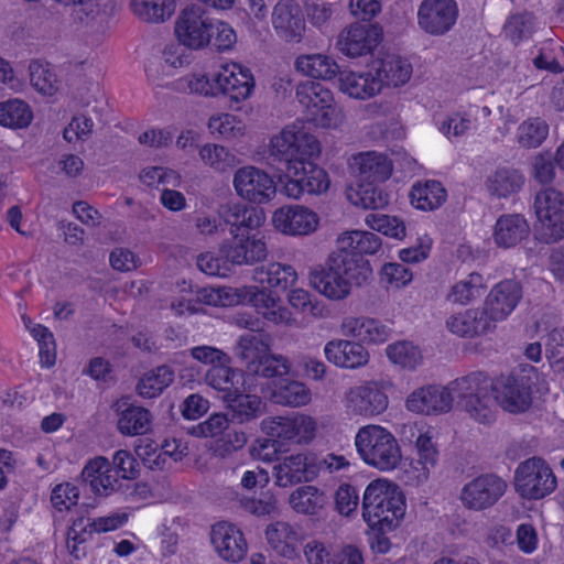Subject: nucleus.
<instances>
[{
	"label": "nucleus",
	"mask_w": 564,
	"mask_h": 564,
	"mask_svg": "<svg viewBox=\"0 0 564 564\" xmlns=\"http://www.w3.org/2000/svg\"><path fill=\"white\" fill-rule=\"evenodd\" d=\"M371 278L369 262L344 250L333 251L324 264L310 272L311 285L330 300L347 297L354 286L367 284Z\"/></svg>",
	"instance_id": "obj_1"
},
{
	"label": "nucleus",
	"mask_w": 564,
	"mask_h": 564,
	"mask_svg": "<svg viewBox=\"0 0 564 564\" xmlns=\"http://www.w3.org/2000/svg\"><path fill=\"white\" fill-rule=\"evenodd\" d=\"M405 513V502L395 486L371 481L362 497V518L371 530H394Z\"/></svg>",
	"instance_id": "obj_2"
},
{
	"label": "nucleus",
	"mask_w": 564,
	"mask_h": 564,
	"mask_svg": "<svg viewBox=\"0 0 564 564\" xmlns=\"http://www.w3.org/2000/svg\"><path fill=\"white\" fill-rule=\"evenodd\" d=\"M355 445L361 459L380 471L393 470L401 463L402 453L397 438L380 425L360 427Z\"/></svg>",
	"instance_id": "obj_3"
},
{
	"label": "nucleus",
	"mask_w": 564,
	"mask_h": 564,
	"mask_svg": "<svg viewBox=\"0 0 564 564\" xmlns=\"http://www.w3.org/2000/svg\"><path fill=\"white\" fill-rule=\"evenodd\" d=\"M452 390L464 410L475 421L489 424L496 417L491 379L484 372H471L452 382Z\"/></svg>",
	"instance_id": "obj_4"
},
{
	"label": "nucleus",
	"mask_w": 564,
	"mask_h": 564,
	"mask_svg": "<svg viewBox=\"0 0 564 564\" xmlns=\"http://www.w3.org/2000/svg\"><path fill=\"white\" fill-rule=\"evenodd\" d=\"M319 152V142L314 135L302 130L283 129L271 139L269 158L282 165L279 171L286 173L295 162L318 156Z\"/></svg>",
	"instance_id": "obj_5"
},
{
	"label": "nucleus",
	"mask_w": 564,
	"mask_h": 564,
	"mask_svg": "<svg viewBox=\"0 0 564 564\" xmlns=\"http://www.w3.org/2000/svg\"><path fill=\"white\" fill-rule=\"evenodd\" d=\"M557 480L550 465L533 456L521 462L514 471V488L525 499H542L552 494Z\"/></svg>",
	"instance_id": "obj_6"
},
{
	"label": "nucleus",
	"mask_w": 564,
	"mask_h": 564,
	"mask_svg": "<svg viewBox=\"0 0 564 564\" xmlns=\"http://www.w3.org/2000/svg\"><path fill=\"white\" fill-rule=\"evenodd\" d=\"M534 210L540 221V236L546 243L564 237V195L555 188L540 191L534 199Z\"/></svg>",
	"instance_id": "obj_7"
},
{
	"label": "nucleus",
	"mask_w": 564,
	"mask_h": 564,
	"mask_svg": "<svg viewBox=\"0 0 564 564\" xmlns=\"http://www.w3.org/2000/svg\"><path fill=\"white\" fill-rule=\"evenodd\" d=\"M214 20L200 6L186 7L175 22L178 41L194 50L207 46L214 36Z\"/></svg>",
	"instance_id": "obj_8"
},
{
	"label": "nucleus",
	"mask_w": 564,
	"mask_h": 564,
	"mask_svg": "<svg viewBox=\"0 0 564 564\" xmlns=\"http://www.w3.org/2000/svg\"><path fill=\"white\" fill-rule=\"evenodd\" d=\"M313 158L295 162L285 175V194L299 199L303 194H322L329 187V178L324 169L312 161Z\"/></svg>",
	"instance_id": "obj_9"
},
{
	"label": "nucleus",
	"mask_w": 564,
	"mask_h": 564,
	"mask_svg": "<svg viewBox=\"0 0 564 564\" xmlns=\"http://www.w3.org/2000/svg\"><path fill=\"white\" fill-rule=\"evenodd\" d=\"M507 482L495 474H482L464 485L460 501L473 511H484L495 506L503 496Z\"/></svg>",
	"instance_id": "obj_10"
},
{
	"label": "nucleus",
	"mask_w": 564,
	"mask_h": 564,
	"mask_svg": "<svg viewBox=\"0 0 564 564\" xmlns=\"http://www.w3.org/2000/svg\"><path fill=\"white\" fill-rule=\"evenodd\" d=\"M491 389L496 404L510 413L524 412L532 403L531 387L525 377L508 376L491 380Z\"/></svg>",
	"instance_id": "obj_11"
},
{
	"label": "nucleus",
	"mask_w": 564,
	"mask_h": 564,
	"mask_svg": "<svg viewBox=\"0 0 564 564\" xmlns=\"http://www.w3.org/2000/svg\"><path fill=\"white\" fill-rule=\"evenodd\" d=\"M274 228L288 236L302 237L316 231L319 216L303 205H289L278 208L272 216Z\"/></svg>",
	"instance_id": "obj_12"
},
{
	"label": "nucleus",
	"mask_w": 564,
	"mask_h": 564,
	"mask_svg": "<svg viewBox=\"0 0 564 564\" xmlns=\"http://www.w3.org/2000/svg\"><path fill=\"white\" fill-rule=\"evenodd\" d=\"M457 17L455 0H423L417 11V23L429 34L443 35L453 28Z\"/></svg>",
	"instance_id": "obj_13"
},
{
	"label": "nucleus",
	"mask_w": 564,
	"mask_h": 564,
	"mask_svg": "<svg viewBox=\"0 0 564 564\" xmlns=\"http://www.w3.org/2000/svg\"><path fill=\"white\" fill-rule=\"evenodd\" d=\"M219 253L225 261L232 264H253L262 261L268 254V249L262 238L250 236L249 231L235 234L223 241Z\"/></svg>",
	"instance_id": "obj_14"
},
{
	"label": "nucleus",
	"mask_w": 564,
	"mask_h": 564,
	"mask_svg": "<svg viewBox=\"0 0 564 564\" xmlns=\"http://www.w3.org/2000/svg\"><path fill=\"white\" fill-rule=\"evenodd\" d=\"M234 186L239 196L252 203H265L276 192L273 180L254 166H245L236 171Z\"/></svg>",
	"instance_id": "obj_15"
},
{
	"label": "nucleus",
	"mask_w": 564,
	"mask_h": 564,
	"mask_svg": "<svg viewBox=\"0 0 564 564\" xmlns=\"http://www.w3.org/2000/svg\"><path fill=\"white\" fill-rule=\"evenodd\" d=\"M271 22L276 35L290 43H300L305 33V19L296 0H279L273 7Z\"/></svg>",
	"instance_id": "obj_16"
},
{
	"label": "nucleus",
	"mask_w": 564,
	"mask_h": 564,
	"mask_svg": "<svg viewBox=\"0 0 564 564\" xmlns=\"http://www.w3.org/2000/svg\"><path fill=\"white\" fill-rule=\"evenodd\" d=\"M214 82L218 83L219 94L240 102L248 99L254 89V78L249 68L237 64H226L215 72Z\"/></svg>",
	"instance_id": "obj_17"
},
{
	"label": "nucleus",
	"mask_w": 564,
	"mask_h": 564,
	"mask_svg": "<svg viewBox=\"0 0 564 564\" xmlns=\"http://www.w3.org/2000/svg\"><path fill=\"white\" fill-rule=\"evenodd\" d=\"M521 297V284L514 280H503L491 289L481 310L487 312L490 324L495 325L496 322L503 321L511 314Z\"/></svg>",
	"instance_id": "obj_18"
},
{
	"label": "nucleus",
	"mask_w": 564,
	"mask_h": 564,
	"mask_svg": "<svg viewBox=\"0 0 564 564\" xmlns=\"http://www.w3.org/2000/svg\"><path fill=\"white\" fill-rule=\"evenodd\" d=\"M453 401L452 383L448 388L434 384L412 392L406 399V408L416 413L438 414L448 412Z\"/></svg>",
	"instance_id": "obj_19"
},
{
	"label": "nucleus",
	"mask_w": 564,
	"mask_h": 564,
	"mask_svg": "<svg viewBox=\"0 0 564 564\" xmlns=\"http://www.w3.org/2000/svg\"><path fill=\"white\" fill-rule=\"evenodd\" d=\"M381 31L372 24L355 23L339 34L338 50L357 57L370 53L380 42Z\"/></svg>",
	"instance_id": "obj_20"
},
{
	"label": "nucleus",
	"mask_w": 564,
	"mask_h": 564,
	"mask_svg": "<svg viewBox=\"0 0 564 564\" xmlns=\"http://www.w3.org/2000/svg\"><path fill=\"white\" fill-rule=\"evenodd\" d=\"M350 167L357 183L386 182L392 174V162L387 155L368 151L354 155Z\"/></svg>",
	"instance_id": "obj_21"
},
{
	"label": "nucleus",
	"mask_w": 564,
	"mask_h": 564,
	"mask_svg": "<svg viewBox=\"0 0 564 564\" xmlns=\"http://www.w3.org/2000/svg\"><path fill=\"white\" fill-rule=\"evenodd\" d=\"M275 485L290 487L300 482H308L316 478V468L304 454L290 455L273 466Z\"/></svg>",
	"instance_id": "obj_22"
},
{
	"label": "nucleus",
	"mask_w": 564,
	"mask_h": 564,
	"mask_svg": "<svg viewBox=\"0 0 564 564\" xmlns=\"http://www.w3.org/2000/svg\"><path fill=\"white\" fill-rule=\"evenodd\" d=\"M308 98L307 107L312 115L311 120L323 128H333L338 124V111L332 105L333 96L329 89L321 84L310 83L302 87Z\"/></svg>",
	"instance_id": "obj_23"
},
{
	"label": "nucleus",
	"mask_w": 564,
	"mask_h": 564,
	"mask_svg": "<svg viewBox=\"0 0 564 564\" xmlns=\"http://www.w3.org/2000/svg\"><path fill=\"white\" fill-rule=\"evenodd\" d=\"M326 359L336 367L344 369H358L365 367L369 360V351L357 341L334 339L324 347Z\"/></svg>",
	"instance_id": "obj_24"
},
{
	"label": "nucleus",
	"mask_w": 564,
	"mask_h": 564,
	"mask_svg": "<svg viewBox=\"0 0 564 564\" xmlns=\"http://www.w3.org/2000/svg\"><path fill=\"white\" fill-rule=\"evenodd\" d=\"M210 540L217 553L226 561L239 562L247 553V542L235 525L219 522L212 528Z\"/></svg>",
	"instance_id": "obj_25"
},
{
	"label": "nucleus",
	"mask_w": 564,
	"mask_h": 564,
	"mask_svg": "<svg viewBox=\"0 0 564 564\" xmlns=\"http://www.w3.org/2000/svg\"><path fill=\"white\" fill-rule=\"evenodd\" d=\"M82 479L95 495L104 497L112 494L118 484L117 473L111 463L102 456L90 459L85 465L82 470Z\"/></svg>",
	"instance_id": "obj_26"
},
{
	"label": "nucleus",
	"mask_w": 564,
	"mask_h": 564,
	"mask_svg": "<svg viewBox=\"0 0 564 564\" xmlns=\"http://www.w3.org/2000/svg\"><path fill=\"white\" fill-rule=\"evenodd\" d=\"M348 408L355 414L378 415L388 408V397L375 383L359 386L349 391Z\"/></svg>",
	"instance_id": "obj_27"
},
{
	"label": "nucleus",
	"mask_w": 564,
	"mask_h": 564,
	"mask_svg": "<svg viewBox=\"0 0 564 564\" xmlns=\"http://www.w3.org/2000/svg\"><path fill=\"white\" fill-rule=\"evenodd\" d=\"M115 409L118 414L117 427L122 435H144L151 431L153 416L148 409L124 400L118 401Z\"/></svg>",
	"instance_id": "obj_28"
},
{
	"label": "nucleus",
	"mask_w": 564,
	"mask_h": 564,
	"mask_svg": "<svg viewBox=\"0 0 564 564\" xmlns=\"http://www.w3.org/2000/svg\"><path fill=\"white\" fill-rule=\"evenodd\" d=\"M341 329L345 336L369 344H382L390 338L391 327L379 319L352 317L346 319Z\"/></svg>",
	"instance_id": "obj_29"
},
{
	"label": "nucleus",
	"mask_w": 564,
	"mask_h": 564,
	"mask_svg": "<svg viewBox=\"0 0 564 564\" xmlns=\"http://www.w3.org/2000/svg\"><path fill=\"white\" fill-rule=\"evenodd\" d=\"M446 326L451 333L459 337L480 336L495 327L494 324H490L487 312L481 308L466 310L452 315L447 318Z\"/></svg>",
	"instance_id": "obj_30"
},
{
	"label": "nucleus",
	"mask_w": 564,
	"mask_h": 564,
	"mask_svg": "<svg viewBox=\"0 0 564 564\" xmlns=\"http://www.w3.org/2000/svg\"><path fill=\"white\" fill-rule=\"evenodd\" d=\"M338 76L340 90L356 99L373 97L382 88V78L371 72L343 70Z\"/></svg>",
	"instance_id": "obj_31"
},
{
	"label": "nucleus",
	"mask_w": 564,
	"mask_h": 564,
	"mask_svg": "<svg viewBox=\"0 0 564 564\" xmlns=\"http://www.w3.org/2000/svg\"><path fill=\"white\" fill-rule=\"evenodd\" d=\"M227 414L231 423L243 424L262 414L263 402L254 394L241 393L239 389L231 394H223Z\"/></svg>",
	"instance_id": "obj_32"
},
{
	"label": "nucleus",
	"mask_w": 564,
	"mask_h": 564,
	"mask_svg": "<svg viewBox=\"0 0 564 564\" xmlns=\"http://www.w3.org/2000/svg\"><path fill=\"white\" fill-rule=\"evenodd\" d=\"M265 288L267 286H263L261 290L257 288L250 290L248 292V302L269 322L276 325L293 324L295 319L289 308L279 305L280 299L275 296L274 292H268Z\"/></svg>",
	"instance_id": "obj_33"
},
{
	"label": "nucleus",
	"mask_w": 564,
	"mask_h": 564,
	"mask_svg": "<svg viewBox=\"0 0 564 564\" xmlns=\"http://www.w3.org/2000/svg\"><path fill=\"white\" fill-rule=\"evenodd\" d=\"M530 227L520 214L501 215L495 225L494 240L498 247L512 248L525 239Z\"/></svg>",
	"instance_id": "obj_34"
},
{
	"label": "nucleus",
	"mask_w": 564,
	"mask_h": 564,
	"mask_svg": "<svg viewBox=\"0 0 564 564\" xmlns=\"http://www.w3.org/2000/svg\"><path fill=\"white\" fill-rule=\"evenodd\" d=\"M221 218L226 225L230 226L229 230L232 236L259 228L265 219L260 208L241 204L225 206L221 210Z\"/></svg>",
	"instance_id": "obj_35"
},
{
	"label": "nucleus",
	"mask_w": 564,
	"mask_h": 564,
	"mask_svg": "<svg viewBox=\"0 0 564 564\" xmlns=\"http://www.w3.org/2000/svg\"><path fill=\"white\" fill-rule=\"evenodd\" d=\"M253 280L267 289L286 291L297 281V273L291 264L271 262L254 269Z\"/></svg>",
	"instance_id": "obj_36"
},
{
	"label": "nucleus",
	"mask_w": 564,
	"mask_h": 564,
	"mask_svg": "<svg viewBox=\"0 0 564 564\" xmlns=\"http://www.w3.org/2000/svg\"><path fill=\"white\" fill-rule=\"evenodd\" d=\"M311 389L302 381L280 378L273 382L271 400L280 405L301 408L311 402Z\"/></svg>",
	"instance_id": "obj_37"
},
{
	"label": "nucleus",
	"mask_w": 564,
	"mask_h": 564,
	"mask_svg": "<svg viewBox=\"0 0 564 564\" xmlns=\"http://www.w3.org/2000/svg\"><path fill=\"white\" fill-rule=\"evenodd\" d=\"M523 174L511 166H499L491 172L486 181L485 186L490 195L498 198H507L518 193L524 185Z\"/></svg>",
	"instance_id": "obj_38"
},
{
	"label": "nucleus",
	"mask_w": 564,
	"mask_h": 564,
	"mask_svg": "<svg viewBox=\"0 0 564 564\" xmlns=\"http://www.w3.org/2000/svg\"><path fill=\"white\" fill-rule=\"evenodd\" d=\"M295 68L305 76L330 80L339 74V66L324 54L301 55L295 59Z\"/></svg>",
	"instance_id": "obj_39"
},
{
	"label": "nucleus",
	"mask_w": 564,
	"mask_h": 564,
	"mask_svg": "<svg viewBox=\"0 0 564 564\" xmlns=\"http://www.w3.org/2000/svg\"><path fill=\"white\" fill-rule=\"evenodd\" d=\"M337 245V250L351 252L354 256L362 258V254H376L380 250L382 241L377 234L354 230L340 235Z\"/></svg>",
	"instance_id": "obj_40"
},
{
	"label": "nucleus",
	"mask_w": 564,
	"mask_h": 564,
	"mask_svg": "<svg viewBox=\"0 0 564 564\" xmlns=\"http://www.w3.org/2000/svg\"><path fill=\"white\" fill-rule=\"evenodd\" d=\"M130 6L139 20L150 24L164 23L176 9L175 0H131Z\"/></svg>",
	"instance_id": "obj_41"
},
{
	"label": "nucleus",
	"mask_w": 564,
	"mask_h": 564,
	"mask_svg": "<svg viewBox=\"0 0 564 564\" xmlns=\"http://www.w3.org/2000/svg\"><path fill=\"white\" fill-rule=\"evenodd\" d=\"M384 183H357L355 193L350 194L349 198L356 206H361L365 209H382L389 205L391 199Z\"/></svg>",
	"instance_id": "obj_42"
},
{
	"label": "nucleus",
	"mask_w": 564,
	"mask_h": 564,
	"mask_svg": "<svg viewBox=\"0 0 564 564\" xmlns=\"http://www.w3.org/2000/svg\"><path fill=\"white\" fill-rule=\"evenodd\" d=\"M174 381V371L171 367L162 365L145 372L137 383V393L142 398L160 395Z\"/></svg>",
	"instance_id": "obj_43"
},
{
	"label": "nucleus",
	"mask_w": 564,
	"mask_h": 564,
	"mask_svg": "<svg viewBox=\"0 0 564 564\" xmlns=\"http://www.w3.org/2000/svg\"><path fill=\"white\" fill-rule=\"evenodd\" d=\"M485 289L484 276L478 272H471L451 286L446 300L454 304L466 305L480 297Z\"/></svg>",
	"instance_id": "obj_44"
},
{
	"label": "nucleus",
	"mask_w": 564,
	"mask_h": 564,
	"mask_svg": "<svg viewBox=\"0 0 564 564\" xmlns=\"http://www.w3.org/2000/svg\"><path fill=\"white\" fill-rule=\"evenodd\" d=\"M412 75V65L408 59L398 55H387L381 59L376 70V76L382 78V86L404 85Z\"/></svg>",
	"instance_id": "obj_45"
},
{
	"label": "nucleus",
	"mask_w": 564,
	"mask_h": 564,
	"mask_svg": "<svg viewBox=\"0 0 564 564\" xmlns=\"http://www.w3.org/2000/svg\"><path fill=\"white\" fill-rule=\"evenodd\" d=\"M292 509L302 514H316L326 503L325 494L315 486L296 488L289 498Z\"/></svg>",
	"instance_id": "obj_46"
},
{
	"label": "nucleus",
	"mask_w": 564,
	"mask_h": 564,
	"mask_svg": "<svg viewBox=\"0 0 564 564\" xmlns=\"http://www.w3.org/2000/svg\"><path fill=\"white\" fill-rule=\"evenodd\" d=\"M411 204L422 210L438 208L446 199V191L437 181H427L425 184H416L410 193Z\"/></svg>",
	"instance_id": "obj_47"
},
{
	"label": "nucleus",
	"mask_w": 564,
	"mask_h": 564,
	"mask_svg": "<svg viewBox=\"0 0 564 564\" xmlns=\"http://www.w3.org/2000/svg\"><path fill=\"white\" fill-rule=\"evenodd\" d=\"M265 538L272 549L281 555L290 557L299 541V533L288 522L278 521L267 527Z\"/></svg>",
	"instance_id": "obj_48"
},
{
	"label": "nucleus",
	"mask_w": 564,
	"mask_h": 564,
	"mask_svg": "<svg viewBox=\"0 0 564 564\" xmlns=\"http://www.w3.org/2000/svg\"><path fill=\"white\" fill-rule=\"evenodd\" d=\"M33 119L28 102L14 98L0 102V124L12 129L26 128Z\"/></svg>",
	"instance_id": "obj_49"
},
{
	"label": "nucleus",
	"mask_w": 564,
	"mask_h": 564,
	"mask_svg": "<svg viewBox=\"0 0 564 564\" xmlns=\"http://www.w3.org/2000/svg\"><path fill=\"white\" fill-rule=\"evenodd\" d=\"M230 362H220L212 366L206 375V383L223 394H231L238 390L241 373L229 366Z\"/></svg>",
	"instance_id": "obj_50"
},
{
	"label": "nucleus",
	"mask_w": 564,
	"mask_h": 564,
	"mask_svg": "<svg viewBox=\"0 0 564 564\" xmlns=\"http://www.w3.org/2000/svg\"><path fill=\"white\" fill-rule=\"evenodd\" d=\"M291 370V364L282 355L263 354L259 359L250 362L249 372L268 379L284 378Z\"/></svg>",
	"instance_id": "obj_51"
},
{
	"label": "nucleus",
	"mask_w": 564,
	"mask_h": 564,
	"mask_svg": "<svg viewBox=\"0 0 564 564\" xmlns=\"http://www.w3.org/2000/svg\"><path fill=\"white\" fill-rule=\"evenodd\" d=\"M31 85L41 94L52 96L58 89V78L48 64L32 62L29 66Z\"/></svg>",
	"instance_id": "obj_52"
},
{
	"label": "nucleus",
	"mask_w": 564,
	"mask_h": 564,
	"mask_svg": "<svg viewBox=\"0 0 564 564\" xmlns=\"http://www.w3.org/2000/svg\"><path fill=\"white\" fill-rule=\"evenodd\" d=\"M549 134L547 123L540 119H529L523 121L517 130V139L523 148H536L542 144Z\"/></svg>",
	"instance_id": "obj_53"
},
{
	"label": "nucleus",
	"mask_w": 564,
	"mask_h": 564,
	"mask_svg": "<svg viewBox=\"0 0 564 564\" xmlns=\"http://www.w3.org/2000/svg\"><path fill=\"white\" fill-rule=\"evenodd\" d=\"M260 334H243L237 340L234 348L235 356L246 364L249 369L250 362L259 359L267 350Z\"/></svg>",
	"instance_id": "obj_54"
},
{
	"label": "nucleus",
	"mask_w": 564,
	"mask_h": 564,
	"mask_svg": "<svg viewBox=\"0 0 564 564\" xmlns=\"http://www.w3.org/2000/svg\"><path fill=\"white\" fill-rule=\"evenodd\" d=\"M202 161L212 169L224 172L238 164L237 156L223 145L207 143L199 150Z\"/></svg>",
	"instance_id": "obj_55"
},
{
	"label": "nucleus",
	"mask_w": 564,
	"mask_h": 564,
	"mask_svg": "<svg viewBox=\"0 0 564 564\" xmlns=\"http://www.w3.org/2000/svg\"><path fill=\"white\" fill-rule=\"evenodd\" d=\"M534 26V15L530 12L523 11L510 15L505 23L503 30L506 36L514 44H518L522 40L529 39L532 35Z\"/></svg>",
	"instance_id": "obj_56"
},
{
	"label": "nucleus",
	"mask_w": 564,
	"mask_h": 564,
	"mask_svg": "<svg viewBox=\"0 0 564 564\" xmlns=\"http://www.w3.org/2000/svg\"><path fill=\"white\" fill-rule=\"evenodd\" d=\"M215 72L209 74H194L178 80V89L206 97L219 95L218 83L214 82Z\"/></svg>",
	"instance_id": "obj_57"
},
{
	"label": "nucleus",
	"mask_w": 564,
	"mask_h": 564,
	"mask_svg": "<svg viewBox=\"0 0 564 564\" xmlns=\"http://www.w3.org/2000/svg\"><path fill=\"white\" fill-rule=\"evenodd\" d=\"M366 224L378 232L395 239L405 237V226L403 221L395 217L384 214H369L366 217Z\"/></svg>",
	"instance_id": "obj_58"
},
{
	"label": "nucleus",
	"mask_w": 564,
	"mask_h": 564,
	"mask_svg": "<svg viewBox=\"0 0 564 564\" xmlns=\"http://www.w3.org/2000/svg\"><path fill=\"white\" fill-rule=\"evenodd\" d=\"M386 351L388 358L402 368L414 369L421 361L420 350L408 341L391 344Z\"/></svg>",
	"instance_id": "obj_59"
},
{
	"label": "nucleus",
	"mask_w": 564,
	"mask_h": 564,
	"mask_svg": "<svg viewBox=\"0 0 564 564\" xmlns=\"http://www.w3.org/2000/svg\"><path fill=\"white\" fill-rule=\"evenodd\" d=\"M417 464L422 465L423 473L419 477L427 478L429 473L434 468L438 460V451L432 438L425 434H420L416 442Z\"/></svg>",
	"instance_id": "obj_60"
},
{
	"label": "nucleus",
	"mask_w": 564,
	"mask_h": 564,
	"mask_svg": "<svg viewBox=\"0 0 564 564\" xmlns=\"http://www.w3.org/2000/svg\"><path fill=\"white\" fill-rule=\"evenodd\" d=\"M295 415L292 417L275 416L263 420L262 431L269 436L285 441L295 440Z\"/></svg>",
	"instance_id": "obj_61"
},
{
	"label": "nucleus",
	"mask_w": 564,
	"mask_h": 564,
	"mask_svg": "<svg viewBox=\"0 0 564 564\" xmlns=\"http://www.w3.org/2000/svg\"><path fill=\"white\" fill-rule=\"evenodd\" d=\"M79 499V489L70 482L56 485L51 494V502L55 510L67 511L76 506Z\"/></svg>",
	"instance_id": "obj_62"
},
{
	"label": "nucleus",
	"mask_w": 564,
	"mask_h": 564,
	"mask_svg": "<svg viewBox=\"0 0 564 564\" xmlns=\"http://www.w3.org/2000/svg\"><path fill=\"white\" fill-rule=\"evenodd\" d=\"M90 538L91 535L85 525V520L83 518L75 520L67 532V547L70 554L76 558L84 556L86 551L85 547H80V545L86 543Z\"/></svg>",
	"instance_id": "obj_63"
},
{
	"label": "nucleus",
	"mask_w": 564,
	"mask_h": 564,
	"mask_svg": "<svg viewBox=\"0 0 564 564\" xmlns=\"http://www.w3.org/2000/svg\"><path fill=\"white\" fill-rule=\"evenodd\" d=\"M113 470L123 479H135L140 474V465L137 458L128 451L119 449L112 457Z\"/></svg>",
	"instance_id": "obj_64"
}]
</instances>
